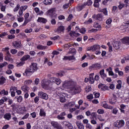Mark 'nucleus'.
<instances>
[{"mask_svg":"<svg viewBox=\"0 0 129 129\" xmlns=\"http://www.w3.org/2000/svg\"><path fill=\"white\" fill-rule=\"evenodd\" d=\"M62 87L64 88H69L71 93L76 94L81 92V88L77 85L75 82L68 81L62 84Z\"/></svg>","mask_w":129,"mask_h":129,"instance_id":"1","label":"nucleus"},{"mask_svg":"<svg viewBox=\"0 0 129 129\" xmlns=\"http://www.w3.org/2000/svg\"><path fill=\"white\" fill-rule=\"evenodd\" d=\"M37 64L36 63H32L31 65L30 66L29 68H27L25 70V73L23 74V75L29 77L31 76L32 73H34L35 71L38 70Z\"/></svg>","mask_w":129,"mask_h":129,"instance_id":"2","label":"nucleus"},{"mask_svg":"<svg viewBox=\"0 0 129 129\" xmlns=\"http://www.w3.org/2000/svg\"><path fill=\"white\" fill-rule=\"evenodd\" d=\"M62 90H63L62 88H58L56 90V93L59 97L60 102L64 103L66 102V97L67 96V95L65 93H61L60 91H62Z\"/></svg>","mask_w":129,"mask_h":129,"instance_id":"3","label":"nucleus"},{"mask_svg":"<svg viewBox=\"0 0 129 129\" xmlns=\"http://www.w3.org/2000/svg\"><path fill=\"white\" fill-rule=\"evenodd\" d=\"M114 125L115 127H118V128H120L124 125V121L123 120H117L114 122Z\"/></svg>","mask_w":129,"mask_h":129,"instance_id":"4","label":"nucleus"},{"mask_svg":"<svg viewBox=\"0 0 129 129\" xmlns=\"http://www.w3.org/2000/svg\"><path fill=\"white\" fill-rule=\"evenodd\" d=\"M93 19H95L97 21H101L103 20V15L102 13H100L97 15H94L92 16Z\"/></svg>","mask_w":129,"mask_h":129,"instance_id":"5","label":"nucleus"},{"mask_svg":"<svg viewBox=\"0 0 129 129\" xmlns=\"http://www.w3.org/2000/svg\"><path fill=\"white\" fill-rule=\"evenodd\" d=\"M41 86L42 87V88H44L46 90L50 89V87H49V81H42Z\"/></svg>","mask_w":129,"mask_h":129,"instance_id":"6","label":"nucleus"},{"mask_svg":"<svg viewBox=\"0 0 129 129\" xmlns=\"http://www.w3.org/2000/svg\"><path fill=\"white\" fill-rule=\"evenodd\" d=\"M51 124L54 128L57 129H63V127H62V126L60 123H57L56 121H52L51 122Z\"/></svg>","mask_w":129,"mask_h":129,"instance_id":"7","label":"nucleus"},{"mask_svg":"<svg viewBox=\"0 0 129 129\" xmlns=\"http://www.w3.org/2000/svg\"><path fill=\"white\" fill-rule=\"evenodd\" d=\"M50 81L51 83L54 82V83H56V84H57V85H60V84L61 83V80H60L59 79L55 78V77H51L50 79Z\"/></svg>","mask_w":129,"mask_h":129,"instance_id":"8","label":"nucleus"},{"mask_svg":"<svg viewBox=\"0 0 129 129\" xmlns=\"http://www.w3.org/2000/svg\"><path fill=\"white\" fill-rule=\"evenodd\" d=\"M38 96L40 97V98H42V99H45V100H47L48 98H49V97H48V95L43 92H40L38 93Z\"/></svg>","mask_w":129,"mask_h":129,"instance_id":"9","label":"nucleus"},{"mask_svg":"<svg viewBox=\"0 0 129 129\" xmlns=\"http://www.w3.org/2000/svg\"><path fill=\"white\" fill-rule=\"evenodd\" d=\"M55 13H56V8H51L46 12L47 14L50 17H53V15H55Z\"/></svg>","mask_w":129,"mask_h":129,"instance_id":"10","label":"nucleus"},{"mask_svg":"<svg viewBox=\"0 0 129 129\" xmlns=\"http://www.w3.org/2000/svg\"><path fill=\"white\" fill-rule=\"evenodd\" d=\"M98 88H99V89H101V90L103 91H105V90H107V89H108V87H107L106 85L102 84H99L98 85Z\"/></svg>","mask_w":129,"mask_h":129,"instance_id":"11","label":"nucleus"},{"mask_svg":"<svg viewBox=\"0 0 129 129\" xmlns=\"http://www.w3.org/2000/svg\"><path fill=\"white\" fill-rule=\"evenodd\" d=\"M21 90L24 91V92H28L29 90H30V87L26 85H24L21 87Z\"/></svg>","mask_w":129,"mask_h":129,"instance_id":"12","label":"nucleus"},{"mask_svg":"<svg viewBox=\"0 0 129 129\" xmlns=\"http://www.w3.org/2000/svg\"><path fill=\"white\" fill-rule=\"evenodd\" d=\"M100 76H101V78L103 79H104L105 78H106V74L104 73V69H102L99 72Z\"/></svg>","mask_w":129,"mask_h":129,"instance_id":"13","label":"nucleus"},{"mask_svg":"<svg viewBox=\"0 0 129 129\" xmlns=\"http://www.w3.org/2000/svg\"><path fill=\"white\" fill-rule=\"evenodd\" d=\"M38 23H43V24H46L47 23V19L42 18V17H39L37 20Z\"/></svg>","mask_w":129,"mask_h":129,"instance_id":"14","label":"nucleus"},{"mask_svg":"<svg viewBox=\"0 0 129 129\" xmlns=\"http://www.w3.org/2000/svg\"><path fill=\"white\" fill-rule=\"evenodd\" d=\"M113 47L115 50L119 49L120 47V43L119 42H114L113 44Z\"/></svg>","mask_w":129,"mask_h":129,"instance_id":"15","label":"nucleus"},{"mask_svg":"<svg viewBox=\"0 0 129 129\" xmlns=\"http://www.w3.org/2000/svg\"><path fill=\"white\" fill-rule=\"evenodd\" d=\"M123 44H127V45H129V37L126 36L123 38L122 39Z\"/></svg>","mask_w":129,"mask_h":129,"instance_id":"16","label":"nucleus"},{"mask_svg":"<svg viewBox=\"0 0 129 129\" xmlns=\"http://www.w3.org/2000/svg\"><path fill=\"white\" fill-rule=\"evenodd\" d=\"M13 45H14V47H15V48H16L17 49H19L21 48V42L19 41H15Z\"/></svg>","mask_w":129,"mask_h":129,"instance_id":"17","label":"nucleus"},{"mask_svg":"<svg viewBox=\"0 0 129 129\" xmlns=\"http://www.w3.org/2000/svg\"><path fill=\"white\" fill-rule=\"evenodd\" d=\"M76 124L79 129H84V125L83 124L79 121L76 122Z\"/></svg>","mask_w":129,"mask_h":129,"instance_id":"18","label":"nucleus"},{"mask_svg":"<svg viewBox=\"0 0 129 129\" xmlns=\"http://www.w3.org/2000/svg\"><path fill=\"white\" fill-rule=\"evenodd\" d=\"M94 74H91L89 75V81L91 84L94 83V79L93 78Z\"/></svg>","mask_w":129,"mask_h":129,"instance_id":"19","label":"nucleus"},{"mask_svg":"<svg viewBox=\"0 0 129 129\" xmlns=\"http://www.w3.org/2000/svg\"><path fill=\"white\" fill-rule=\"evenodd\" d=\"M64 30H65V27H64V26L61 25L57 28L56 32H58V33H61V32H63L64 31Z\"/></svg>","mask_w":129,"mask_h":129,"instance_id":"20","label":"nucleus"},{"mask_svg":"<svg viewBox=\"0 0 129 129\" xmlns=\"http://www.w3.org/2000/svg\"><path fill=\"white\" fill-rule=\"evenodd\" d=\"M93 52H95V51H97L100 49V46L98 44L94 45L93 46Z\"/></svg>","mask_w":129,"mask_h":129,"instance_id":"21","label":"nucleus"},{"mask_svg":"<svg viewBox=\"0 0 129 129\" xmlns=\"http://www.w3.org/2000/svg\"><path fill=\"white\" fill-rule=\"evenodd\" d=\"M52 3H53V2L52 1V0H44L43 1V3L44 4V5L45 6L52 5Z\"/></svg>","mask_w":129,"mask_h":129,"instance_id":"22","label":"nucleus"},{"mask_svg":"<svg viewBox=\"0 0 129 129\" xmlns=\"http://www.w3.org/2000/svg\"><path fill=\"white\" fill-rule=\"evenodd\" d=\"M37 48L38 49V50H45L47 48V46H43L41 44H39L37 46Z\"/></svg>","mask_w":129,"mask_h":129,"instance_id":"23","label":"nucleus"},{"mask_svg":"<svg viewBox=\"0 0 129 129\" xmlns=\"http://www.w3.org/2000/svg\"><path fill=\"white\" fill-rule=\"evenodd\" d=\"M4 118H5L6 119H7L8 120H10V119H11V113H6L4 115Z\"/></svg>","mask_w":129,"mask_h":129,"instance_id":"24","label":"nucleus"},{"mask_svg":"<svg viewBox=\"0 0 129 129\" xmlns=\"http://www.w3.org/2000/svg\"><path fill=\"white\" fill-rule=\"evenodd\" d=\"M103 107H104V108H108V109H112V108H113V107H112V106H110L108 105L106 103H104L103 104Z\"/></svg>","mask_w":129,"mask_h":129,"instance_id":"25","label":"nucleus"},{"mask_svg":"<svg viewBox=\"0 0 129 129\" xmlns=\"http://www.w3.org/2000/svg\"><path fill=\"white\" fill-rule=\"evenodd\" d=\"M9 94V92L8 91H6L5 90H2L1 92H0V95H8Z\"/></svg>","mask_w":129,"mask_h":129,"instance_id":"26","label":"nucleus"},{"mask_svg":"<svg viewBox=\"0 0 129 129\" xmlns=\"http://www.w3.org/2000/svg\"><path fill=\"white\" fill-rule=\"evenodd\" d=\"M91 67L92 68H98V69H100L101 68V65L100 63H96Z\"/></svg>","mask_w":129,"mask_h":129,"instance_id":"27","label":"nucleus"},{"mask_svg":"<svg viewBox=\"0 0 129 129\" xmlns=\"http://www.w3.org/2000/svg\"><path fill=\"white\" fill-rule=\"evenodd\" d=\"M74 105H75V102L74 101H72L66 104V106H69L70 107H72V106H74Z\"/></svg>","mask_w":129,"mask_h":129,"instance_id":"28","label":"nucleus"},{"mask_svg":"<svg viewBox=\"0 0 129 129\" xmlns=\"http://www.w3.org/2000/svg\"><path fill=\"white\" fill-rule=\"evenodd\" d=\"M85 7H86V4L84 3V4L78 7V10H79V11H82V10H83Z\"/></svg>","mask_w":129,"mask_h":129,"instance_id":"29","label":"nucleus"},{"mask_svg":"<svg viewBox=\"0 0 129 129\" xmlns=\"http://www.w3.org/2000/svg\"><path fill=\"white\" fill-rule=\"evenodd\" d=\"M6 82V78L4 77H1L0 78V85H3Z\"/></svg>","mask_w":129,"mask_h":129,"instance_id":"30","label":"nucleus"},{"mask_svg":"<svg viewBox=\"0 0 129 129\" xmlns=\"http://www.w3.org/2000/svg\"><path fill=\"white\" fill-rule=\"evenodd\" d=\"M7 100H8V98H7V97H4L2 98V99L1 100H0L1 105H2V104H4V103L5 102H6V101H7Z\"/></svg>","mask_w":129,"mask_h":129,"instance_id":"31","label":"nucleus"},{"mask_svg":"<svg viewBox=\"0 0 129 129\" xmlns=\"http://www.w3.org/2000/svg\"><path fill=\"white\" fill-rule=\"evenodd\" d=\"M29 58H30V55H24L21 59V61H26L27 60H28V59H29Z\"/></svg>","mask_w":129,"mask_h":129,"instance_id":"32","label":"nucleus"},{"mask_svg":"<svg viewBox=\"0 0 129 129\" xmlns=\"http://www.w3.org/2000/svg\"><path fill=\"white\" fill-rule=\"evenodd\" d=\"M31 21H32V18L25 19L24 22L22 26H26V25L28 24V23H29V22H31Z\"/></svg>","mask_w":129,"mask_h":129,"instance_id":"33","label":"nucleus"},{"mask_svg":"<svg viewBox=\"0 0 129 129\" xmlns=\"http://www.w3.org/2000/svg\"><path fill=\"white\" fill-rule=\"evenodd\" d=\"M40 116H45L46 115V113L44 111V110L40 109Z\"/></svg>","mask_w":129,"mask_h":129,"instance_id":"34","label":"nucleus"},{"mask_svg":"<svg viewBox=\"0 0 129 129\" xmlns=\"http://www.w3.org/2000/svg\"><path fill=\"white\" fill-rule=\"evenodd\" d=\"M15 98H17L18 102H22L23 100V97L22 96H19V97H16Z\"/></svg>","mask_w":129,"mask_h":129,"instance_id":"35","label":"nucleus"},{"mask_svg":"<svg viewBox=\"0 0 129 129\" xmlns=\"http://www.w3.org/2000/svg\"><path fill=\"white\" fill-rule=\"evenodd\" d=\"M85 4H86V6H88L89 7H90V6L92 5V1L88 0L86 3H85Z\"/></svg>","mask_w":129,"mask_h":129,"instance_id":"36","label":"nucleus"},{"mask_svg":"<svg viewBox=\"0 0 129 129\" xmlns=\"http://www.w3.org/2000/svg\"><path fill=\"white\" fill-rule=\"evenodd\" d=\"M8 65V62H4V63H0V68H4V67L7 66Z\"/></svg>","mask_w":129,"mask_h":129,"instance_id":"37","label":"nucleus"},{"mask_svg":"<svg viewBox=\"0 0 129 129\" xmlns=\"http://www.w3.org/2000/svg\"><path fill=\"white\" fill-rule=\"evenodd\" d=\"M20 9V4H18L17 6L14 8V12L16 13V12H18Z\"/></svg>","mask_w":129,"mask_h":129,"instance_id":"38","label":"nucleus"},{"mask_svg":"<svg viewBox=\"0 0 129 129\" xmlns=\"http://www.w3.org/2000/svg\"><path fill=\"white\" fill-rule=\"evenodd\" d=\"M32 80H29L27 81H25L24 82V84H25V85H29L30 84H31V83H32Z\"/></svg>","mask_w":129,"mask_h":129,"instance_id":"39","label":"nucleus"},{"mask_svg":"<svg viewBox=\"0 0 129 129\" xmlns=\"http://www.w3.org/2000/svg\"><path fill=\"white\" fill-rule=\"evenodd\" d=\"M7 7V5L6 6H4V5H1V10L2 12H6V7Z\"/></svg>","mask_w":129,"mask_h":129,"instance_id":"40","label":"nucleus"},{"mask_svg":"<svg viewBox=\"0 0 129 129\" xmlns=\"http://www.w3.org/2000/svg\"><path fill=\"white\" fill-rule=\"evenodd\" d=\"M124 6H125V5L120 3L118 6V9L121 10L123 8H124Z\"/></svg>","mask_w":129,"mask_h":129,"instance_id":"41","label":"nucleus"},{"mask_svg":"<svg viewBox=\"0 0 129 129\" xmlns=\"http://www.w3.org/2000/svg\"><path fill=\"white\" fill-rule=\"evenodd\" d=\"M5 50L7 52V54H6L7 57H11V54L9 52V48L8 47L5 48Z\"/></svg>","mask_w":129,"mask_h":129,"instance_id":"42","label":"nucleus"},{"mask_svg":"<svg viewBox=\"0 0 129 129\" xmlns=\"http://www.w3.org/2000/svg\"><path fill=\"white\" fill-rule=\"evenodd\" d=\"M57 118H58L60 120H62L63 119H65V117L62 116L60 114H59L57 115Z\"/></svg>","mask_w":129,"mask_h":129,"instance_id":"43","label":"nucleus"},{"mask_svg":"<svg viewBox=\"0 0 129 129\" xmlns=\"http://www.w3.org/2000/svg\"><path fill=\"white\" fill-rule=\"evenodd\" d=\"M102 12L105 15V16H107V10L106 9H104L102 10Z\"/></svg>","mask_w":129,"mask_h":129,"instance_id":"44","label":"nucleus"},{"mask_svg":"<svg viewBox=\"0 0 129 129\" xmlns=\"http://www.w3.org/2000/svg\"><path fill=\"white\" fill-rule=\"evenodd\" d=\"M20 9L21 10H22L24 12V11H26V10H27V9H28V6H21L20 7Z\"/></svg>","mask_w":129,"mask_h":129,"instance_id":"45","label":"nucleus"},{"mask_svg":"<svg viewBox=\"0 0 129 129\" xmlns=\"http://www.w3.org/2000/svg\"><path fill=\"white\" fill-rule=\"evenodd\" d=\"M84 118V116L82 115H80L77 116V119L78 120H80V119H83Z\"/></svg>","mask_w":129,"mask_h":129,"instance_id":"46","label":"nucleus"},{"mask_svg":"<svg viewBox=\"0 0 129 129\" xmlns=\"http://www.w3.org/2000/svg\"><path fill=\"white\" fill-rule=\"evenodd\" d=\"M38 56L41 57V56H44L45 55V52L44 51H40L37 53Z\"/></svg>","mask_w":129,"mask_h":129,"instance_id":"47","label":"nucleus"},{"mask_svg":"<svg viewBox=\"0 0 129 129\" xmlns=\"http://www.w3.org/2000/svg\"><path fill=\"white\" fill-rule=\"evenodd\" d=\"M32 31H33V29H27L25 30V32L27 34H29V33L32 32Z\"/></svg>","mask_w":129,"mask_h":129,"instance_id":"48","label":"nucleus"},{"mask_svg":"<svg viewBox=\"0 0 129 129\" xmlns=\"http://www.w3.org/2000/svg\"><path fill=\"white\" fill-rule=\"evenodd\" d=\"M64 47H66V48H67L68 49H69L70 47H72V44H71V43L66 44L64 45Z\"/></svg>","mask_w":129,"mask_h":129,"instance_id":"49","label":"nucleus"},{"mask_svg":"<svg viewBox=\"0 0 129 129\" xmlns=\"http://www.w3.org/2000/svg\"><path fill=\"white\" fill-rule=\"evenodd\" d=\"M17 52H18V50L15 49H11V53H12V54H17Z\"/></svg>","mask_w":129,"mask_h":129,"instance_id":"50","label":"nucleus"},{"mask_svg":"<svg viewBox=\"0 0 129 129\" xmlns=\"http://www.w3.org/2000/svg\"><path fill=\"white\" fill-rule=\"evenodd\" d=\"M72 18H73V16L72 15V14H70L67 19V21H68V22H70V21H71V20L72 19Z\"/></svg>","mask_w":129,"mask_h":129,"instance_id":"51","label":"nucleus"},{"mask_svg":"<svg viewBox=\"0 0 129 129\" xmlns=\"http://www.w3.org/2000/svg\"><path fill=\"white\" fill-rule=\"evenodd\" d=\"M124 3L125 4V8H127L129 6L128 0H124Z\"/></svg>","mask_w":129,"mask_h":129,"instance_id":"52","label":"nucleus"},{"mask_svg":"<svg viewBox=\"0 0 129 129\" xmlns=\"http://www.w3.org/2000/svg\"><path fill=\"white\" fill-rule=\"evenodd\" d=\"M111 19L110 18L106 20V23L107 25H110V24H111Z\"/></svg>","mask_w":129,"mask_h":129,"instance_id":"53","label":"nucleus"},{"mask_svg":"<svg viewBox=\"0 0 129 129\" xmlns=\"http://www.w3.org/2000/svg\"><path fill=\"white\" fill-rule=\"evenodd\" d=\"M94 27L98 29H100L101 28V26L99 25L98 23H96V24L94 25Z\"/></svg>","mask_w":129,"mask_h":129,"instance_id":"54","label":"nucleus"},{"mask_svg":"<svg viewBox=\"0 0 129 129\" xmlns=\"http://www.w3.org/2000/svg\"><path fill=\"white\" fill-rule=\"evenodd\" d=\"M80 33H81L82 34H85V32H86V30L85 29V28H82L80 30Z\"/></svg>","mask_w":129,"mask_h":129,"instance_id":"55","label":"nucleus"},{"mask_svg":"<svg viewBox=\"0 0 129 129\" xmlns=\"http://www.w3.org/2000/svg\"><path fill=\"white\" fill-rule=\"evenodd\" d=\"M8 34L6 32H4L2 34H0V38H4L5 36H7Z\"/></svg>","mask_w":129,"mask_h":129,"instance_id":"56","label":"nucleus"},{"mask_svg":"<svg viewBox=\"0 0 129 129\" xmlns=\"http://www.w3.org/2000/svg\"><path fill=\"white\" fill-rule=\"evenodd\" d=\"M14 67L15 66H14V65L12 64H10L8 65V69H11V70L14 69Z\"/></svg>","mask_w":129,"mask_h":129,"instance_id":"57","label":"nucleus"},{"mask_svg":"<svg viewBox=\"0 0 129 129\" xmlns=\"http://www.w3.org/2000/svg\"><path fill=\"white\" fill-rule=\"evenodd\" d=\"M34 82L36 85H38V84H39V82H40V80L38 78H36L34 81Z\"/></svg>","mask_w":129,"mask_h":129,"instance_id":"58","label":"nucleus"},{"mask_svg":"<svg viewBox=\"0 0 129 129\" xmlns=\"http://www.w3.org/2000/svg\"><path fill=\"white\" fill-rule=\"evenodd\" d=\"M97 112L99 114H102L104 113V111L102 109H99L98 110Z\"/></svg>","mask_w":129,"mask_h":129,"instance_id":"59","label":"nucleus"},{"mask_svg":"<svg viewBox=\"0 0 129 129\" xmlns=\"http://www.w3.org/2000/svg\"><path fill=\"white\" fill-rule=\"evenodd\" d=\"M69 8V3L66 4L63 6V9H68Z\"/></svg>","mask_w":129,"mask_h":129,"instance_id":"60","label":"nucleus"},{"mask_svg":"<svg viewBox=\"0 0 129 129\" xmlns=\"http://www.w3.org/2000/svg\"><path fill=\"white\" fill-rule=\"evenodd\" d=\"M117 111H118L117 109L114 108L113 109L112 113H113V114H116V113H117Z\"/></svg>","mask_w":129,"mask_h":129,"instance_id":"61","label":"nucleus"},{"mask_svg":"<svg viewBox=\"0 0 129 129\" xmlns=\"http://www.w3.org/2000/svg\"><path fill=\"white\" fill-rule=\"evenodd\" d=\"M93 52V46H92L91 47H88L87 49V51H91Z\"/></svg>","mask_w":129,"mask_h":129,"instance_id":"62","label":"nucleus"},{"mask_svg":"<svg viewBox=\"0 0 129 129\" xmlns=\"http://www.w3.org/2000/svg\"><path fill=\"white\" fill-rule=\"evenodd\" d=\"M24 54V51H19L18 52V56H23Z\"/></svg>","mask_w":129,"mask_h":129,"instance_id":"63","label":"nucleus"},{"mask_svg":"<svg viewBox=\"0 0 129 129\" xmlns=\"http://www.w3.org/2000/svg\"><path fill=\"white\" fill-rule=\"evenodd\" d=\"M91 123L92 124H96V123H97V122H96V121L95 120H94V119H92L91 120Z\"/></svg>","mask_w":129,"mask_h":129,"instance_id":"64","label":"nucleus"}]
</instances>
